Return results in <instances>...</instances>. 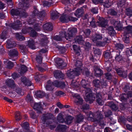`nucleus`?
<instances>
[{
    "label": "nucleus",
    "mask_w": 132,
    "mask_h": 132,
    "mask_svg": "<svg viewBox=\"0 0 132 132\" xmlns=\"http://www.w3.org/2000/svg\"><path fill=\"white\" fill-rule=\"evenodd\" d=\"M67 126L65 125H59L57 127L56 130L60 132H64L65 131Z\"/></svg>",
    "instance_id": "4be33fe9"
},
{
    "label": "nucleus",
    "mask_w": 132,
    "mask_h": 132,
    "mask_svg": "<svg viewBox=\"0 0 132 132\" xmlns=\"http://www.w3.org/2000/svg\"><path fill=\"white\" fill-rule=\"evenodd\" d=\"M98 25L100 27H105L107 24V23L106 20L102 18H100L98 21H97Z\"/></svg>",
    "instance_id": "4468645a"
},
{
    "label": "nucleus",
    "mask_w": 132,
    "mask_h": 132,
    "mask_svg": "<svg viewBox=\"0 0 132 132\" xmlns=\"http://www.w3.org/2000/svg\"><path fill=\"white\" fill-rule=\"evenodd\" d=\"M7 47L8 48H11L15 47L16 45V43L14 41L8 40L7 42Z\"/></svg>",
    "instance_id": "b1692460"
},
{
    "label": "nucleus",
    "mask_w": 132,
    "mask_h": 132,
    "mask_svg": "<svg viewBox=\"0 0 132 132\" xmlns=\"http://www.w3.org/2000/svg\"><path fill=\"white\" fill-rule=\"evenodd\" d=\"M6 85L11 89H14L16 87V85L12 79H9L5 81Z\"/></svg>",
    "instance_id": "39448f33"
},
{
    "label": "nucleus",
    "mask_w": 132,
    "mask_h": 132,
    "mask_svg": "<svg viewBox=\"0 0 132 132\" xmlns=\"http://www.w3.org/2000/svg\"><path fill=\"white\" fill-rule=\"evenodd\" d=\"M43 28L45 30L48 31H51L53 30V27L52 24L50 23H47L44 24Z\"/></svg>",
    "instance_id": "aec40b11"
},
{
    "label": "nucleus",
    "mask_w": 132,
    "mask_h": 132,
    "mask_svg": "<svg viewBox=\"0 0 132 132\" xmlns=\"http://www.w3.org/2000/svg\"><path fill=\"white\" fill-rule=\"evenodd\" d=\"M132 34V26H128L124 29L122 39L124 42L126 43L129 42L130 34Z\"/></svg>",
    "instance_id": "f03ea898"
},
{
    "label": "nucleus",
    "mask_w": 132,
    "mask_h": 132,
    "mask_svg": "<svg viewBox=\"0 0 132 132\" xmlns=\"http://www.w3.org/2000/svg\"><path fill=\"white\" fill-rule=\"evenodd\" d=\"M46 88L47 90H52L53 88V86L50 80H49L47 82V83L46 86Z\"/></svg>",
    "instance_id": "bb28decb"
},
{
    "label": "nucleus",
    "mask_w": 132,
    "mask_h": 132,
    "mask_svg": "<svg viewBox=\"0 0 132 132\" xmlns=\"http://www.w3.org/2000/svg\"><path fill=\"white\" fill-rule=\"evenodd\" d=\"M125 4V0L119 1L118 3V5L119 7H122Z\"/></svg>",
    "instance_id": "bf43d9fd"
},
{
    "label": "nucleus",
    "mask_w": 132,
    "mask_h": 132,
    "mask_svg": "<svg viewBox=\"0 0 132 132\" xmlns=\"http://www.w3.org/2000/svg\"><path fill=\"white\" fill-rule=\"evenodd\" d=\"M19 48L21 50V52L23 54H25L28 51L26 48V46L23 45H19Z\"/></svg>",
    "instance_id": "2f4dec72"
},
{
    "label": "nucleus",
    "mask_w": 132,
    "mask_h": 132,
    "mask_svg": "<svg viewBox=\"0 0 132 132\" xmlns=\"http://www.w3.org/2000/svg\"><path fill=\"white\" fill-rule=\"evenodd\" d=\"M96 119L98 121H100V120L103 119V116L101 112H96Z\"/></svg>",
    "instance_id": "4c0bfd02"
},
{
    "label": "nucleus",
    "mask_w": 132,
    "mask_h": 132,
    "mask_svg": "<svg viewBox=\"0 0 132 132\" xmlns=\"http://www.w3.org/2000/svg\"><path fill=\"white\" fill-rule=\"evenodd\" d=\"M105 116L106 117H108L112 114V112L110 110H108L107 111L104 113Z\"/></svg>",
    "instance_id": "774afa93"
},
{
    "label": "nucleus",
    "mask_w": 132,
    "mask_h": 132,
    "mask_svg": "<svg viewBox=\"0 0 132 132\" xmlns=\"http://www.w3.org/2000/svg\"><path fill=\"white\" fill-rule=\"evenodd\" d=\"M6 62L7 63L6 65L8 68L11 69L13 67L14 64L13 62L8 60L6 61Z\"/></svg>",
    "instance_id": "09e8293b"
},
{
    "label": "nucleus",
    "mask_w": 132,
    "mask_h": 132,
    "mask_svg": "<svg viewBox=\"0 0 132 132\" xmlns=\"http://www.w3.org/2000/svg\"><path fill=\"white\" fill-rule=\"evenodd\" d=\"M113 24L117 30H121V27L120 24L118 21H115Z\"/></svg>",
    "instance_id": "e433bc0d"
},
{
    "label": "nucleus",
    "mask_w": 132,
    "mask_h": 132,
    "mask_svg": "<svg viewBox=\"0 0 132 132\" xmlns=\"http://www.w3.org/2000/svg\"><path fill=\"white\" fill-rule=\"evenodd\" d=\"M7 35V32L5 31H4L1 34V39H3L6 38V35Z\"/></svg>",
    "instance_id": "052dcab7"
},
{
    "label": "nucleus",
    "mask_w": 132,
    "mask_h": 132,
    "mask_svg": "<svg viewBox=\"0 0 132 132\" xmlns=\"http://www.w3.org/2000/svg\"><path fill=\"white\" fill-rule=\"evenodd\" d=\"M126 14L127 16L130 17L132 16V10L129 9H126Z\"/></svg>",
    "instance_id": "6e6d98bb"
},
{
    "label": "nucleus",
    "mask_w": 132,
    "mask_h": 132,
    "mask_svg": "<svg viewBox=\"0 0 132 132\" xmlns=\"http://www.w3.org/2000/svg\"><path fill=\"white\" fill-rule=\"evenodd\" d=\"M36 60L37 61L38 63L40 64L42 63V57L40 55L39 56H36Z\"/></svg>",
    "instance_id": "4d7b16f0"
},
{
    "label": "nucleus",
    "mask_w": 132,
    "mask_h": 132,
    "mask_svg": "<svg viewBox=\"0 0 132 132\" xmlns=\"http://www.w3.org/2000/svg\"><path fill=\"white\" fill-rule=\"evenodd\" d=\"M35 94L37 97L39 98H42L44 96V92L40 90L37 91Z\"/></svg>",
    "instance_id": "a19ab883"
},
{
    "label": "nucleus",
    "mask_w": 132,
    "mask_h": 132,
    "mask_svg": "<svg viewBox=\"0 0 132 132\" xmlns=\"http://www.w3.org/2000/svg\"><path fill=\"white\" fill-rule=\"evenodd\" d=\"M29 29H31V31L30 33L31 36L33 37H34L36 36L37 35V32L34 30L31 27H28Z\"/></svg>",
    "instance_id": "3c124183"
},
{
    "label": "nucleus",
    "mask_w": 132,
    "mask_h": 132,
    "mask_svg": "<svg viewBox=\"0 0 132 132\" xmlns=\"http://www.w3.org/2000/svg\"><path fill=\"white\" fill-rule=\"evenodd\" d=\"M41 103H35L34 106V109L36 111L37 113L38 114L42 113L41 110L43 109Z\"/></svg>",
    "instance_id": "9b49d317"
},
{
    "label": "nucleus",
    "mask_w": 132,
    "mask_h": 132,
    "mask_svg": "<svg viewBox=\"0 0 132 132\" xmlns=\"http://www.w3.org/2000/svg\"><path fill=\"white\" fill-rule=\"evenodd\" d=\"M127 95L126 94H122L119 96L120 100L122 102L125 101L128 98Z\"/></svg>",
    "instance_id": "c9c22d12"
},
{
    "label": "nucleus",
    "mask_w": 132,
    "mask_h": 132,
    "mask_svg": "<svg viewBox=\"0 0 132 132\" xmlns=\"http://www.w3.org/2000/svg\"><path fill=\"white\" fill-rule=\"evenodd\" d=\"M80 74L79 71H77L76 70L70 69L68 70L67 72V76L71 79L74 78L75 77L78 76Z\"/></svg>",
    "instance_id": "20e7f679"
},
{
    "label": "nucleus",
    "mask_w": 132,
    "mask_h": 132,
    "mask_svg": "<svg viewBox=\"0 0 132 132\" xmlns=\"http://www.w3.org/2000/svg\"><path fill=\"white\" fill-rule=\"evenodd\" d=\"M9 55L10 57L13 58L17 57L18 55L17 49L15 48L10 50L9 52Z\"/></svg>",
    "instance_id": "ddd939ff"
},
{
    "label": "nucleus",
    "mask_w": 132,
    "mask_h": 132,
    "mask_svg": "<svg viewBox=\"0 0 132 132\" xmlns=\"http://www.w3.org/2000/svg\"><path fill=\"white\" fill-rule=\"evenodd\" d=\"M34 10L33 12L32 15L33 16H37L39 15L40 12L38 10L36 6H34Z\"/></svg>",
    "instance_id": "49530a36"
},
{
    "label": "nucleus",
    "mask_w": 132,
    "mask_h": 132,
    "mask_svg": "<svg viewBox=\"0 0 132 132\" xmlns=\"http://www.w3.org/2000/svg\"><path fill=\"white\" fill-rule=\"evenodd\" d=\"M73 119V118L72 117L68 116L66 117L64 122L67 124H69L72 122Z\"/></svg>",
    "instance_id": "473e14b6"
},
{
    "label": "nucleus",
    "mask_w": 132,
    "mask_h": 132,
    "mask_svg": "<svg viewBox=\"0 0 132 132\" xmlns=\"http://www.w3.org/2000/svg\"><path fill=\"white\" fill-rule=\"evenodd\" d=\"M62 37L60 36H56L53 38V39L56 40L60 41L62 40Z\"/></svg>",
    "instance_id": "e2e57ef3"
},
{
    "label": "nucleus",
    "mask_w": 132,
    "mask_h": 132,
    "mask_svg": "<svg viewBox=\"0 0 132 132\" xmlns=\"http://www.w3.org/2000/svg\"><path fill=\"white\" fill-rule=\"evenodd\" d=\"M75 41L78 44H83L84 41L81 36H79L76 37Z\"/></svg>",
    "instance_id": "c85d7f7f"
},
{
    "label": "nucleus",
    "mask_w": 132,
    "mask_h": 132,
    "mask_svg": "<svg viewBox=\"0 0 132 132\" xmlns=\"http://www.w3.org/2000/svg\"><path fill=\"white\" fill-rule=\"evenodd\" d=\"M73 48L76 54H78V55H79L80 51V48L79 47L76 45H73Z\"/></svg>",
    "instance_id": "79ce46f5"
},
{
    "label": "nucleus",
    "mask_w": 132,
    "mask_h": 132,
    "mask_svg": "<svg viewBox=\"0 0 132 132\" xmlns=\"http://www.w3.org/2000/svg\"><path fill=\"white\" fill-rule=\"evenodd\" d=\"M84 13V10L82 8L78 9L74 13L75 15L77 17H81Z\"/></svg>",
    "instance_id": "6ab92c4d"
},
{
    "label": "nucleus",
    "mask_w": 132,
    "mask_h": 132,
    "mask_svg": "<svg viewBox=\"0 0 132 132\" xmlns=\"http://www.w3.org/2000/svg\"><path fill=\"white\" fill-rule=\"evenodd\" d=\"M108 13L110 15L118 17L120 15L118 13L117 11L113 9L109 10L108 11Z\"/></svg>",
    "instance_id": "393cba45"
},
{
    "label": "nucleus",
    "mask_w": 132,
    "mask_h": 132,
    "mask_svg": "<svg viewBox=\"0 0 132 132\" xmlns=\"http://www.w3.org/2000/svg\"><path fill=\"white\" fill-rule=\"evenodd\" d=\"M84 98L87 102H89V103L91 104L93 103L95 100V97L93 95L92 93H89L88 94H87L84 97Z\"/></svg>",
    "instance_id": "6e6552de"
},
{
    "label": "nucleus",
    "mask_w": 132,
    "mask_h": 132,
    "mask_svg": "<svg viewBox=\"0 0 132 132\" xmlns=\"http://www.w3.org/2000/svg\"><path fill=\"white\" fill-rule=\"evenodd\" d=\"M57 119L60 123H63L64 122V119L63 117V115L61 113H59L57 117Z\"/></svg>",
    "instance_id": "ea45409f"
},
{
    "label": "nucleus",
    "mask_w": 132,
    "mask_h": 132,
    "mask_svg": "<svg viewBox=\"0 0 132 132\" xmlns=\"http://www.w3.org/2000/svg\"><path fill=\"white\" fill-rule=\"evenodd\" d=\"M27 70V67L24 65H22L21 66V70L20 72V74L22 75V74L25 73Z\"/></svg>",
    "instance_id": "a18cd8bd"
},
{
    "label": "nucleus",
    "mask_w": 132,
    "mask_h": 132,
    "mask_svg": "<svg viewBox=\"0 0 132 132\" xmlns=\"http://www.w3.org/2000/svg\"><path fill=\"white\" fill-rule=\"evenodd\" d=\"M21 0L22 1V3L20 4L21 5V8L23 9L24 11H26L30 7V4L28 2L29 0Z\"/></svg>",
    "instance_id": "f8f14e48"
},
{
    "label": "nucleus",
    "mask_w": 132,
    "mask_h": 132,
    "mask_svg": "<svg viewBox=\"0 0 132 132\" xmlns=\"http://www.w3.org/2000/svg\"><path fill=\"white\" fill-rule=\"evenodd\" d=\"M19 8L17 9H12L10 10L11 14L13 16H19L21 17H26L28 15L27 13L23 9L21 8V5Z\"/></svg>",
    "instance_id": "f257e3e1"
},
{
    "label": "nucleus",
    "mask_w": 132,
    "mask_h": 132,
    "mask_svg": "<svg viewBox=\"0 0 132 132\" xmlns=\"http://www.w3.org/2000/svg\"><path fill=\"white\" fill-rule=\"evenodd\" d=\"M8 26L14 29L17 30L22 26V23L19 20H17L13 23H10Z\"/></svg>",
    "instance_id": "0eeeda50"
},
{
    "label": "nucleus",
    "mask_w": 132,
    "mask_h": 132,
    "mask_svg": "<svg viewBox=\"0 0 132 132\" xmlns=\"http://www.w3.org/2000/svg\"><path fill=\"white\" fill-rule=\"evenodd\" d=\"M60 20L62 23L67 22L69 20V16L67 15H62L60 16Z\"/></svg>",
    "instance_id": "5701e85b"
},
{
    "label": "nucleus",
    "mask_w": 132,
    "mask_h": 132,
    "mask_svg": "<svg viewBox=\"0 0 132 132\" xmlns=\"http://www.w3.org/2000/svg\"><path fill=\"white\" fill-rule=\"evenodd\" d=\"M30 117L32 118L35 119L36 118L37 116L35 114V112L33 111H31L30 113Z\"/></svg>",
    "instance_id": "0e129e2a"
},
{
    "label": "nucleus",
    "mask_w": 132,
    "mask_h": 132,
    "mask_svg": "<svg viewBox=\"0 0 132 132\" xmlns=\"http://www.w3.org/2000/svg\"><path fill=\"white\" fill-rule=\"evenodd\" d=\"M115 47L116 49L119 50H122L124 46L123 44L119 43H117L115 44Z\"/></svg>",
    "instance_id": "de8ad7c7"
},
{
    "label": "nucleus",
    "mask_w": 132,
    "mask_h": 132,
    "mask_svg": "<svg viewBox=\"0 0 132 132\" xmlns=\"http://www.w3.org/2000/svg\"><path fill=\"white\" fill-rule=\"evenodd\" d=\"M103 3L104 6L106 8L109 7L111 5V3L109 2V0H106Z\"/></svg>",
    "instance_id": "864d4df0"
},
{
    "label": "nucleus",
    "mask_w": 132,
    "mask_h": 132,
    "mask_svg": "<svg viewBox=\"0 0 132 132\" xmlns=\"http://www.w3.org/2000/svg\"><path fill=\"white\" fill-rule=\"evenodd\" d=\"M77 32V29L73 28L69 30L68 34L65 35V37L67 40L70 41Z\"/></svg>",
    "instance_id": "7ed1b4c3"
},
{
    "label": "nucleus",
    "mask_w": 132,
    "mask_h": 132,
    "mask_svg": "<svg viewBox=\"0 0 132 132\" xmlns=\"http://www.w3.org/2000/svg\"><path fill=\"white\" fill-rule=\"evenodd\" d=\"M115 59L117 62L120 63L122 62L123 60L122 56L120 54L116 56L115 57Z\"/></svg>",
    "instance_id": "58836bf2"
},
{
    "label": "nucleus",
    "mask_w": 132,
    "mask_h": 132,
    "mask_svg": "<svg viewBox=\"0 0 132 132\" xmlns=\"http://www.w3.org/2000/svg\"><path fill=\"white\" fill-rule=\"evenodd\" d=\"M28 46L32 49H35V43L33 40L31 39L28 41Z\"/></svg>",
    "instance_id": "c756f323"
},
{
    "label": "nucleus",
    "mask_w": 132,
    "mask_h": 132,
    "mask_svg": "<svg viewBox=\"0 0 132 132\" xmlns=\"http://www.w3.org/2000/svg\"><path fill=\"white\" fill-rule=\"evenodd\" d=\"M55 63L57 65V67L59 68L60 67H64L66 65L64 62L62 60L61 58H57L56 59Z\"/></svg>",
    "instance_id": "dca6fc26"
},
{
    "label": "nucleus",
    "mask_w": 132,
    "mask_h": 132,
    "mask_svg": "<svg viewBox=\"0 0 132 132\" xmlns=\"http://www.w3.org/2000/svg\"><path fill=\"white\" fill-rule=\"evenodd\" d=\"M75 65L76 68L74 69L76 70V71H79L80 73L82 70L81 68L82 66V62L80 61H77L75 62Z\"/></svg>",
    "instance_id": "a211bd4d"
},
{
    "label": "nucleus",
    "mask_w": 132,
    "mask_h": 132,
    "mask_svg": "<svg viewBox=\"0 0 132 132\" xmlns=\"http://www.w3.org/2000/svg\"><path fill=\"white\" fill-rule=\"evenodd\" d=\"M104 56L106 60H108L112 57L111 53L109 52H105L104 53Z\"/></svg>",
    "instance_id": "c03bdc74"
},
{
    "label": "nucleus",
    "mask_w": 132,
    "mask_h": 132,
    "mask_svg": "<svg viewBox=\"0 0 132 132\" xmlns=\"http://www.w3.org/2000/svg\"><path fill=\"white\" fill-rule=\"evenodd\" d=\"M53 117V115L52 114L47 113L43 114L42 117L41 118L42 122L43 124H45L46 121L47 120L52 119Z\"/></svg>",
    "instance_id": "423d86ee"
},
{
    "label": "nucleus",
    "mask_w": 132,
    "mask_h": 132,
    "mask_svg": "<svg viewBox=\"0 0 132 132\" xmlns=\"http://www.w3.org/2000/svg\"><path fill=\"white\" fill-rule=\"evenodd\" d=\"M108 30V31L109 34L111 36H113L115 34V32L114 30L113 27L111 26L109 27Z\"/></svg>",
    "instance_id": "f704fd0d"
},
{
    "label": "nucleus",
    "mask_w": 132,
    "mask_h": 132,
    "mask_svg": "<svg viewBox=\"0 0 132 132\" xmlns=\"http://www.w3.org/2000/svg\"><path fill=\"white\" fill-rule=\"evenodd\" d=\"M83 31L84 34V36L86 37L89 36L91 32L90 30L89 29H86Z\"/></svg>",
    "instance_id": "603ef678"
},
{
    "label": "nucleus",
    "mask_w": 132,
    "mask_h": 132,
    "mask_svg": "<svg viewBox=\"0 0 132 132\" xmlns=\"http://www.w3.org/2000/svg\"><path fill=\"white\" fill-rule=\"evenodd\" d=\"M60 16L59 13L56 11H53L51 13V17L52 19L55 20L58 18Z\"/></svg>",
    "instance_id": "a878e982"
},
{
    "label": "nucleus",
    "mask_w": 132,
    "mask_h": 132,
    "mask_svg": "<svg viewBox=\"0 0 132 132\" xmlns=\"http://www.w3.org/2000/svg\"><path fill=\"white\" fill-rule=\"evenodd\" d=\"M102 38V35L98 34H96L95 35H93L91 38L92 40L94 42L98 40L101 39Z\"/></svg>",
    "instance_id": "cd10ccee"
},
{
    "label": "nucleus",
    "mask_w": 132,
    "mask_h": 132,
    "mask_svg": "<svg viewBox=\"0 0 132 132\" xmlns=\"http://www.w3.org/2000/svg\"><path fill=\"white\" fill-rule=\"evenodd\" d=\"M73 96L76 98L74 102L76 104L81 105L82 104L83 100L79 95L75 94Z\"/></svg>",
    "instance_id": "9d476101"
},
{
    "label": "nucleus",
    "mask_w": 132,
    "mask_h": 132,
    "mask_svg": "<svg viewBox=\"0 0 132 132\" xmlns=\"http://www.w3.org/2000/svg\"><path fill=\"white\" fill-rule=\"evenodd\" d=\"M96 101L99 105H102L104 104V102L102 98L96 99Z\"/></svg>",
    "instance_id": "5fc2aeb1"
},
{
    "label": "nucleus",
    "mask_w": 132,
    "mask_h": 132,
    "mask_svg": "<svg viewBox=\"0 0 132 132\" xmlns=\"http://www.w3.org/2000/svg\"><path fill=\"white\" fill-rule=\"evenodd\" d=\"M93 69L95 73V75L96 76L99 77L101 76L103 74V72L97 65H94L93 67Z\"/></svg>",
    "instance_id": "1a4fd4ad"
},
{
    "label": "nucleus",
    "mask_w": 132,
    "mask_h": 132,
    "mask_svg": "<svg viewBox=\"0 0 132 132\" xmlns=\"http://www.w3.org/2000/svg\"><path fill=\"white\" fill-rule=\"evenodd\" d=\"M15 37L18 40L22 41L25 39V38L22 36L21 33L20 34L16 33L15 34Z\"/></svg>",
    "instance_id": "72a5a7b5"
},
{
    "label": "nucleus",
    "mask_w": 132,
    "mask_h": 132,
    "mask_svg": "<svg viewBox=\"0 0 132 132\" xmlns=\"http://www.w3.org/2000/svg\"><path fill=\"white\" fill-rule=\"evenodd\" d=\"M130 88L129 85H127L125 86L123 89L124 91L125 92H127L130 90Z\"/></svg>",
    "instance_id": "680f3d73"
},
{
    "label": "nucleus",
    "mask_w": 132,
    "mask_h": 132,
    "mask_svg": "<svg viewBox=\"0 0 132 132\" xmlns=\"http://www.w3.org/2000/svg\"><path fill=\"white\" fill-rule=\"evenodd\" d=\"M88 82L86 81L85 80H82L81 81V84L82 87L84 88H86L89 86Z\"/></svg>",
    "instance_id": "37998d69"
},
{
    "label": "nucleus",
    "mask_w": 132,
    "mask_h": 132,
    "mask_svg": "<svg viewBox=\"0 0 132 132\" xmlns=\"http://www.w3.org/2000/svg\"><path fill=\"white\" fill-rule=\"evenodd\" d=\"M54 77L56 78L63 79L64 76V74L62 73L61 71L58 70L55 71L54 72Z\"/></svg>",
    "instance_id": "f3484780"
},
{
    "label": "nucleus",
    "mask_w": 132,
    "mask_h": 132,
    "mask_svg": "<svg viewBox=\"0 0 132 132\" xmlns=\"http://www.w3.org/2000/svg\"><path fill=\"white\" fill-rule=\"evenodd\" d=\"M83 73L86 76H88L90 74V72L87 69H85L83 71Z\"/></svg>",
    "instance_id": "69168bd1"
},
{
    "label": "nucleus",
    "mask_w": 132,
    "mask_h": 132,
    "mask_svg": "<svg viewBox=\"0 0 132 132\" xmlns=\"http://www.w3.org/2000/svg\"><path fill=\"white\" fill-rule=\"evenodd\" d=\"M41 25L38 24H36L34 26V28L37 31H38L41 29L40 26Z\"/></svg>",
    "instance_id": "13d9d810"
},
{
    "label": "nucleus",
    "mask_w": 132,
    "mask_h": 132,
    "mask_svg": "<svg viewBox=\"0 0 132 132\" xmlns=\"http://www.w3.org/2000/svg\"><path fill=\"white\" fill-rule=\"evenodd\" d=\"M15 118L16 121H18L20 120L22 118L20 114V112H16L15 116Z\"/></svg>",
    "instance_id": "8fccbe9b"
},
{
    "label": "nucleus",
    "mask_w": 132,
    "mask_h": 132,
    "mask_svg": "<svg viewBox=\"0 0 132 132\" xmlns=\"http://www.w3.org/2000/svg\"><path fill=\"white\" fill-rule=\"evenodd\" d=\"M84 118V117L82 114H79L76 116L74 122L75 123H79L83 121Z\"/></svg>",
    "instance_id": "412c9836"
},
{
    "label": "nucleus",
    "mask_w": 132,
    "mask_h": 132,
    "mask_svg": "<svg viewBox=\"0 0 132 132\" xmlns=\"http://www.w3.org/2000/svg\"><path fill=\"white\" fill-rule=\"evenodd\" d=\"M93 83L96 87L98 88L102 85L103 82L100 81L98 80L95 79L93 81Z\"/></svg>",
    "instance_id": "7c9ffc66"
},
{
    "label": "nucleus",
    "mask_w": 132,
    "mask_h": 132,
    "mask_svg": "<svg viewBox=\"0 0 132 132\" xmlns=\"http://www.w3.org/2000/svg\"><path fill=\"white\" fill-rule=\"evenodd\" d=\"M107 104L113 111H116L118 109V106L112 101L108 102Z\"/></svg>",
    "instance_id": "2eb2a0df"
},
{
    "label": "nucleus",
    "mask_w": 132,
    "mask_h": 132,
    "mask_svg": "<svg viewBox=\"0 0 132 132\" xmlns=\"http://www.w3.org/2000/svg\"><path fill=\"white\" fill-rule=\"evenodd\" d=\"M51 3L47 1H45L43 2V5L44 6H47L48 7L50 6L52 4Z\"/></svg>",
    "instance_id": "338daca9"
}]
</instances>
